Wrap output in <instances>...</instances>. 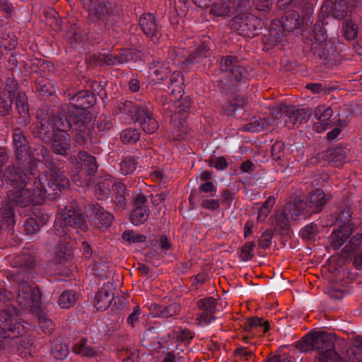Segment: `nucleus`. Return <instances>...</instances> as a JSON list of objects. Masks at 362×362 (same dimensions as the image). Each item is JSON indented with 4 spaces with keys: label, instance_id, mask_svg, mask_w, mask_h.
<instances>
[{
    "label": "nucleus",
    "instance_id": "obj_11",
    "mask_svg": "<svg viewBox=\"0 0 362 362\" xmlns=\"http://www.w3.org/2000/svg\"><path fill=\"white\" fill-rule=\"evenodd\" d=\"M303 204L296 200L288 203L284 209L279 210L276 214L277 224L281 228H286L291 221L303 218L302 209Z\"/></svg>",
    "mask_w": 362,
    "mask_h": 362
},
{
    "label": "nucleus",
    "instance_id": "obj_20",
    "mask_svg": "<svg viewBox=\"0 0 362 362\" xmlns=\"http://www.w3.org/2000/svg\"><path fill=\"white\" fill-rule=\"evenodd\" d=\"M344 362H362V337L353 338L352 346L346 350Z\"/></svg>",
    "mask_w": 362,
    "mask_h": 362
},
{
    "label": "nucleus",
    "instance_id": "obj_55",
    "mask_svg": "<svg viewBox=\"0 0 362 362\" xmlns=\"http://www.w3.org/2000/svg\"><path fill=\"white\" fill-rule=\"evenodd\" d=\"M194 337V334L187 329H182L180 331L179 334V338L182 341H189L192 339Z\"/></svg>",
    "mask_w": 362,
    "mask_h": 362
},
{
    "label": "nucleus",
    "instance_id": "obj_58",
    "mask_svg": "<svg viewBox=\"0 0 362 362\" xmlns=\"http://www.w3.org/2000/svg\"><path fill=\"white\" fill-rule=\"evenodd\" d=\"M306 88L314 93H320L323 90V87L321 83H309L307 84Z\"/></svg>",
    "mask_w": 362,
    "mask_h": 362
},
{
    "label": "nucleus",
    "instance_id": "obj_10",
    "mask_svg": "<svg viewBox=\"0 0 362 362\" xmlns=\"http://www.w3.org/2000/svg\"><path fill=\"white\" fill-rule=\"evenodd\" d=\"M326 201L327 199L324 192L320 189L311 192L305 199H301L300 197L296 199V202H301L303 204L301 207L303 208V219L309 217L313 213L320 211Z\"/></svg>",
    "mask_w": 362,
    "mask_h": 362
},
{
    "label": "nucleus",
    "instance_id": "obj_23",
    "mask_svg": "<svg viewBox=\"0 0 362 362\" xmlns=\"http://www.w3.org/2000/svg\"><path fill=\"white\" fill-rule=\"evenodd\" d=\"M125 186L117 182L113 185L112 196L114 197V203L119 210H123L127 206L126 196L128 195Z\"/></svg>",
    "mask_w": 362,
    "mask_h": 362
},
{
    "label": "nucleus",
    "instance_id": "obj_3",
    "mask_svg": "<svg viewBox=\"0 0 362 362\" xmlns=\"http://www.w3.org/2000/svg\"><path fill=\"white\" fill-rule=\"evenodd\" d=\"M4 317L0 323V350L8 347L20 351V346H23L21 337L26 332L25 327L8 313H4Z\"/></svg>",
    "mask_w": 362,
    "mask_h": 362
},
{
    "label": "nucleus",
    "instance_id": "obj_52",
    "mask_svg": "<svg viewBox=\"0 0 362 362\" xmlns=\"http://www.w3.org/2000/svg\"><path fill=\"white\" fill-rule=\"evenodd\" d=\"M297 117L298 119L299 124L305 123L308 121L310 117L309 110L306 109H297Z\"/></svg>",
    "mask_w": 362,
    "mask_h": 362
},
{
    "label": "nucleus",
    "instance_id": "obj_1",
    "mask_svg": "<svg viewBox=\"0 0 362 362\" xmlns=\"http://www.w3.org/2000/svg\"><path fill=\"white\" fill-rule=\"evenodd\" d=\"M81 102L78 105L72 103L66 107L69 119L63 115H57L48 117L41 120L40 136L47 142L52 141L53 151L59 155H65L70 147V137L66 131L71 127L76 131L75 140L80 146L84 145L91 137L90 129L91 115L86 110L88 105L95 103L93 95H90L87 92H81L78 95L72 98L73 101Z\"/></svg>",
    "mask_w": 362,
    "mask_h": 362
},
{
    "label": "nucleus",
    "instance_id": "obj_31",
    "mask_svg": "<svg viewBox=\"0 0 362 362\" xmlns=\"http://www.w3.org/2000/svg\"><path fill=\"white\" fill-rule=\"evenodd\" d=\"M42 225V219L30 217L26 220L24 228L28 234H35L40 230Z\"/></svg>",
    "mask_w": 362,
    "mask_h": 362
},
{
    "label": "nucleus",
    "instance_id": "obj_33",
    "mask_svg": "<svg viewBox=\"0 0 362 362\" xmlns=\"http://www.w3.org/2000/svg\"><path fill=\"white\" fill-rule=\"evenodd\" d=\"M140 138V133L136 129H127L122 132L121 139L124 144H134Z\"/></svg>",
    "mask_w": 362,
    "mask_h": 362
},
{
    "label": "nucleus",
    "instance_id": "obj_24",
    "mask_svg": "<svg viewBox=\"0 0 362 362\" xmlns=\"http://www.w3.org/2000/svg\"><path fill=\"white\" fill-rule=\"evenodd\" d=\"M116 183L107 178L100 180L95 189L97 198L101 200L108 198L111 192H113L114 184Z\"/></svg>",
    "mask_w": 362,
    "mask_h": 362
},
{
    "label": "nucleus",
    "instance_id": "obj_61",
    "mask_svg": "<svg viewBox=\"0 0 362 362\" xmlns=\"http://www.w3.org/2000/svg\"><path fill=\"white\" fill-rule=\"evenodd\" d=\"M140 87L139 82L136 78H132L129 83V88L131 91L136 92L139 90Z\"/></svg>",
    "mask_w": 362,
    "mask_h": 362
},
{
    "label": "nucleus",
    "instance_id": "obj_18",
    "mask_svg": "<svg viewBox=\"0 0 362 362\" xmlns=\"http://www.w3.org/2000/svg\"><path fill=\"white\" fill-rule=\"evenodd\" d=\"M86 339H80L73 346V351L82 356L98 358L102 354L100 347H91L86 345Z\"/></svg>",
    "mask_w": 362,
    "mask_h": 362
},
{
    "label": "nucleus",
    "instance_id": "obj_27",
    "mask_svg": "<svg viewBox=\"0 0 362 362\" xmlns=\"http://www.w3.org/2000/svg\"><path fill=\"white\" fill-rule=\"evenodd\" d=\"M0 219L4 221L8 226L15 223L12 206L10 204H4L1 197H0Z\"/></svg>",
    "mask_w": 362,
    "mask_h": 362
},
{
    "label": "nucleus",
    "instance_id": "obj_60",
    "mask_svg": "<svg viewBox=\"0 0 362 362\" xmlns=\"http://www.w3.org/2000/svg\"><path fill=\"white\" fill-rule=\"evenodd\" d=\"M13 294L11 292L4 290V291H0V300L6 302L7 300H11L13 298Z\"/></svg>",
    "mask_w": 362,
    "mask_h": 362
},
{
    "label": "nucleus",
    "instance_id": "obj_9",
    "mask_svg": "<svg viewBox=\"0 0 362 362\" xmlns=\"http://www.w3.org/2000/svg\"><path fill=\"white\" fill-rule=\"evenodd\" d=\"M315 42L312 44V49L321 59L332 60L336 53V48L331 42H326L327 35L320 25H315L314 29Z\"/></svg>",
    "mask_w": 362,
    "mask_h": 362
},
{
    "label": "nucleus",
    "instance_id": "obj_4",
    "mask_svg": "<svg viewBox=\"0 0 362 362\" xmlns=\"http://www.w3.org/2000/svg\"><path fill=\"white\" fill-rule=\"evenodd\" d=\"M11 277L18 284V296L16 302L22 308L28 309L33 313L37 312L40 305V293L38 288L33 283L28 280L29 276L24 272L16 275L11 274Z\"/></svg>",
    "mask_w": 362,
    "mask_h": 362
},
{
    "label": "nucleus",
    "instance_id": "obj_56",
    "mask_svg": "<svg viewBox=\"0 0 362 362\" xmlns=\"http://www.w3.org/2000/svg\"><path fill=\"white\" fill-rule=\"evenodd\" d=\"M82 246V252L83 257L86 259L90 258L93 254V251L90 246L85 241L83 242Z\"/></svg>",
    "mask_w": 362,
    "mask_h": 362
},
{
    "label": "nucleus",
    "instance_id": "obj_21",
    "mask_svg": "<svg viewBox=\"0 0 362 362\" xmlns=\"http://www.w3.org/2000/svg\"><path fill=\"white\" fill-rule=\"evenodd\" d=\"M139 23L144 33L151 37L154 42H157V25L154 16L151 13H145L141 16Z\"/></svg>",
    "mask_w": 362,
    "mask_h": 362
},
{
    "label": "nucleus",
    "instance_id": "obj_36",
    "mask_svg": "<svg viewBox=\"0 0 362 362\" xmlns=\"http://www.w3.org/2000/svg\"><path fill=\"white\" fill-rule=\"evenodd\" d=\"M287 118L285 120L286 126L289 129L294 128L297 124H299L298 119L297 117L296 108L294 107H290L286 110Z\"/></svg>",
    "mask_w": 362,
    "mask_h": 362
},
{
    "label": "nucleus",
    "instance_id": "obj_19",
    "mask_svg": "<svg viewBox=\"0 0 362 362\" xmlns=\"http://www.w3.org/2000/svg\"><path fill=\"white\" fill-rule=\"evenodd\" d=\"M76 168L81 170H85L88 175L96 172L98 165L95 158L86 152L81 151L78 153V159L76 160Z\"/></svg>",
    "mask_w": 362,
    "mask_h": 362
},
{
    "label": "nucleus",
    "instance_id": "obj_45",
    "mask_svg": "<svg viewBox=\"0 0 362 362\" xmlns=\"http://www.w3.org/2000/svg\"><path fill=\"white\" fill-rule=\"evenodd\" d=\"M214 317L212 314L204 312L197 318L196 324L200 326L209 325L213 320Z\"/></svg>",
    "mask_w": 362,
    "mask_h": 362
},
{
    "label": "nucleus",
    "instance_id": "obj_25",
    "mask_svg": "<svg viewBox=\"0 0 362 362\" xmlns=\"http://www.w3.org/2000/svg\"><path fill=\"white\" fill-rule=\"evenodd\" d=\"M89 16L98 19H103L107 13L106 4L100 1H91L88 6Z\"/></svg>",
    "mask_w": 362,
    "mask_h": 362
},
{
    "label": "nucleus",
    "instance_id": "obj_28",
    "mask_svg": "<svg viewBox=\"0 0 362 362\" xmlns=\"http://www.w3.org/2000/svg\"><path fill=\"white\" fill-rule=\"evenodd\" d=\"M342 32L348 40L355 39L358 34V26L351 19H346L343 23Z\"/></svg>",
    "mask_w": 362,
    "mask_h": 362
},
{
    "label": "nucleus",
    "instance_id": "obj_30",
    "mask_svg": "<svg viewBox=\"0 0 362 362\" xmlns=\"http://www.w3.org/2000/svg\"><path fill=\"white\" fill-rule=\"evenodd\" d=\"M76 300V295L70 291H64L59 296L58 303L62 308L67 309L72 306Z\"/></svg>",
    "mask_w": 362,
    "mask_h": 362
},
{
    "label": "nucleus",
    "instance_id": "obj_14",
    "mask_svg": "<svg viewBox=\"0 0 362 362\" xmlns=\"http://www.w3.org/2000/svg\"><path fill=\"white\" fill-rule=\"evenodd\" d=\"M146 203V199L143 194L135 196L134 209L130 216L134 225H140L147 220L148 211Z\"/></svg>",
    "mask_w": 362,
    "mask_h": 362
},
{
    "label": "nucleus",
    "instance_id": "obj_5",
    "mask_svg": "<svg viewBox=\"0 0 362 362\" xmlns=\"http://www.w3.org/2000/svg\"><path fill=\"white\" fill-rule=\"evenodd\" d=\"M122 111L124 114L131 115L139 123L143 131L147 134L154 133L158 127L150 104L147 105L143 102L134 104L131 101H125L123 103Z\"/></svg>",
    "mask_w": 362,
    "mask_h": 362
},
{
    "label": "nucleus",
    "instance_id": "obj_48",
    "mask_svg": "<svg viewBox=\"0 0 362 362\" xmlns=\"http://www.w3.org/2000/svg\"><path fill=\"white\" fill-rule=\"evenodd\" d=\"M141 315V310L139 306L136 305L134 308L132 313L128 316L127 322L131 326H134L136 322H138Z\"/></svg>",
    "mask_w": 362,
    "mask_h": 362
},
{
    "label": "nucleus",
    "instance_id": "obj_51",
    "mask_svg": "<svg viewBox=\"0 0 362 362\" xmlns=\"http://www.w3.org/2000/svg\"><path fill=\"white\" fill-rule=\"evenodd\" d=\"M203 208L209 210H216L219 208L220 204L218 199H205L202 202Z\"/></svg>",
    "mask_w": 362,
    "mask_h": 362
},
{
    "label": "nucleus",
    "instance_id": "obj_64",
    "mask_svg": "<svg viewBox=\"0 0 362 362\" xmlns=\"http://www.w3.org/2000/svg\"><path fill=\"white\" fill-rule=\"evenodd\" d=\"M253 164L251 161L247 160L242 163L240 168L243 173H249L252 169Z\"/></svg>",
    "mask_w": 362,
    "mask_h": 362
},
{
    "label": "nucleus",
    "instance_id": "obj_39",
    "mask_svg": "<svg viewBox=\"0 0 362 362\" xmlns=\"http://www.w3.org/2000/svg\"><path fill=\"white\" fill-rule=\"evenodd\" d=\"M347 14V6L344 1H338L334 4V15L336 18H341Z\"/></svg>",
    "mask_w": 362,
    "mask_h": 362
},
{
    "label": "nucleus",
    "instance_id": "obj_53",
    "mask_svg": "<svg viewBox=\"0 0 362 362\" xmlns=\"http://www.w3.org/2000/svg\"><path fill=\"white\" fill-rule=\"evenodd\" d=\"M350 244V250L354 251L355 248L357 247H359L362 245V234L361 233H357L355 235H354L349 242Z\"/></svg>",
    "mask_w": 362,
    "mask_h": 362
},
{
    "label": "nucleus",
    "instance_id": "obj_62",
    "mask_svg": "<svg viewBox=\"0 0 362 362\" xmlns=\"http://www.w3.org/2000/svg\"><path fill=\"white\" fill-rule=\"evenodd\" d=\"M254 226V223L252 221H247L245 224L244 227V235L247 238L249 235H250L252 232V228Z\"/></svg>",
    "mask_w": 362,
    "mask_h": 362
},
{
    "label": "nucleus",
    "instance_id": "obj_44",
    "mask_svg": "<svg viewBox=\"0 0 362 362\" xmlns=\"http://www.w3.org/2000/svg\"><path fill=\"white\" fill-rule=\"evenodd\" d=\"M134 50L131 49H123L117 57L118 64H124L133 59Z\"/></svg>",
    "mask_w": 362,
    "mask_h": 362
},
{
    "label": "nucleus",
    "instance_id": "obj_63",
    "mask_svg": "<svg viewBox=\"0 0 362 362\" xmlns=\"http://www.w3.org/2000/svg\"><path fill=\"white\" fill-rule=\"evenodd\" d=\"M267 362H293V359L291 357L282 358L281 356H274L271 358Z\"/></svg>",
    "mask_w": 362,
    "mask_h": 362
},
{
    "label": "nucleus",
    "instance_id": "obj_59",
    "mask_svg": "<svg viewBox=\"0 0 362 362\" xmlns=\"http://www.w3.org/2000/svg\"><path fill=\"white\" fill-rule=\"evenodd\" d=\"M0 8L4 10L8 15L12 11V6L9 4L7 0H0Z\"/></svg>",
    "mask_w": 362,
    "mask_h": 362
},
{
    "label": "nucleus",
    "instance_id": "obj_8",
    "mask_svg": "<svg viewBox=\"0 0 362 362\" xmlns=\"http://www.w3.org/2000/svg\"><path fill=\"white\" fill-rule=\"evenodd\" d=\"M17 83L11 79L6 81V86L4 89V96L7 98L15 100L16 109L24 124H28L30 121L29 108L28 99L25 94L23 92H17Z\"/></svg>",
    "mask_w": 362,
    "mask_h": 362
},
{
    "label": "nucleus",
    "instance_id": "obj_37",
    "mask_svg": "<svg viewBox=\"0 0 362 362\" xmlns=\"http://www.w3.org/2000/svg\"><path fill=\"white\" fill-rule=\"evenodd\" d=\"M122 238L129 243H140L145 241L146 236L133 230H129L123 233Z\"/></svg>",
    "mask_w": 362,
    "mask_h": 362
},
{
    "label": "nucleus",
    "instance_id": "obj_40",
    "mask_svg": "<svg viewBox=\"0 0 362 362\" xmlns=\"http://www.w3.org/2000/svg\"><path fill=\"white\" fill-rule=\"evenodd\" d=\"M255 243L247 242L245 244L241 250V255L244 260L251 259L254 255Z\"/></svg>",
    "mask_w": 362,
    "mask_h": 362
},
{
    "label": "nucleus",
    "instance_id": "obj_46",
    "mask_svg": "<svg viewBox=\"0 0 362 362\" xmlns=\"http://www.w3.org/2000/svg\"><path fill=\"white\" fill-rule=\"evenodd\" d=\"M52 354L54 358L63 360L68 356L69 350L66 346H62L60 345L59 348H58V346H56L54 349L52 350Z\"/></svg>",
    "mask_w": 362,
    "mask_h": 362
},
{
    "label": "nucleus",
    "instance_id": "obj_13",
    "mask_svg": "<svg viewBox=\"0 0 362 362\" xmlns=\"http://www.w3.org/2000/svg\"><path fill=\"white\" fill-rule=\"evenodd\" d=\"M238 58L235 57H226L221 62V70L228 72V77L233 81H238L242 78H245L247 75L246 70L240 66H237Z\"/></svg>",
    "mask_w": 362,
    "mask_h": 362
},
{
    "label": "nucleus",
    "instance_id": "obj_54",
    "mask_svg": "<svg viewBox=\"0 0 362 362\" xmlns=\"http://www.w3.org/2000/svg\"><path fill=\"white\" fill-rule=\"evenodd\" d=\"M200 189L204 192H214L215 194L216 192V189L211 182H206L202 184L200 186Z\"/></svg>",
    "mask_w": 362,
    "mask_h": 362
},
{
    "label": "nucleus",
    "instance_id": "obj_57",
    "mask_svg": "<svg viewBox=\"0 0 362 362\" xmlns=\"http://www.w3.org/2000/svg\"><path fill=\"white\" fill-rule=\"evenodd\" d=\"M271 210L262 206L258 212L257 215V221L259 222L264 221L265 218L267 217L268 214L270 213Z\"/></svg>",
    "mask_w": 362,
    "mask_h": 362
},
{
    "label": "nucleus",
    "instance_id": "obj_29",
    "mask_svg": "<svg viewBox=\"0 0 362 362\" xmlns=\"http://www.w3.org/2000/svg\"><path fill=\"white\" fill-rule=\"evenodd\" d=\"M151 74L157 77L155 81H163L167 78L168 66L166 63L158 62L151 67Z\"/></svg>",
    "mask_w": 362,
    "mask_h": 362
},
{
    "label": "nucleus",
    "instance_id": "obj_26",
    "mask_svg": "<svg viewBox=\"0 0 362 362\" xmlns=\"http://www.w3.org/2000/svg\"><path fill=\"white\" fill-rule=\"evenodd\" d=\"M315 362H344V358L342 359L334 348L318 352L317 356H315Z\"/></svg>",
    "mask_w": 362,
    "mask_h": 362
},
{
    "label": "nucleus",
    "instance_id": "obj_43",
    "mask_svg": "<svg viewBox=\"0 0 362 362\" xmlns=\"http://www.w3.org/2000/svg\"><path fill=\"white\" fill-rule=\"evenodd\" d=\"M211 12L218 16H223L228 13L229 7L226 4H216L211 8Z\"/></svg>",
    "mask_w": 362,
    "mask_h": 362
},
{
    "label": "nucleus",
    "instance_id": "obj_42",
    "mask_svg": "<svg viewBox=\"0 0 362 362\" xmlns=\"http://www.w3.org/2000/svg\"><path fill=\"white\" fill-rule=\"evenodd\" d=\"M98 61L101 64L105 65H117L118 64L117 56L112 54H100L98 57Z\"/></svg>",
    "mask_w": 362,
    "mask_h": 362
},
{
    "label": "nucleus",
    "instance_id": "obj_49",
    "mask_svg": "<svg viewBox=\"0 0 362 362\" xmlns=\"http://www.w3.org/2000/svg\"><path fill=\"white\" fill-rule=\"evenodd\" d=\"M8 100L0 98V114L6 115L8 114L11 110L12 100L8 98Z\"/></svg>",
    "mask_w": 362,
    "mask_h": 362
},
{
    "label": "nucleus",
    "instance_id": "obj_38",
    "mask_svg": "<svg viewBox=\"0 0 362 362\" xmlns=\"http://www.w3.org/2000/svg\"><path fill=\"white\" fill-rule=\"evenodd\" d=\"M38 320L39 326L42 332L46 334H51L54 328V322L44 315H40Z\"/></svg>",
    "mask_w": 362,
    "mask_h": 362
},
{
    "label": "nucleus",
    "instance_id": "obj_47",
    "mask_svg": "<svg viewBox=\"0 0 362 362\" xmlns=\"http://www.w3.org/2000/svg\"><path fill=\"white\" fill-rule=\"evenodd\" d=\"M211 165L218 170H223L228 167V162L224 157H217L211 160Z\"/></svg>",
    "mask_w": 362,
    "mask_h": 362
},
{
    "label": "nucleus",
    "instance_id": "obj_34",
    "mask_svg": "<svg viewBox=\"0 0 362 362\" xmlns=\"http://www.w3.org/2000/svg\"><path fill=\"white\" fill-rule=\"evenodd\" d=\"M318 232L317 225L312 223L300 230V235L303 238L308 240H315Z\"/></svg>",
    "mask_w": 362,
    "mask_h": 362
},
{
    "label": "nucleus",
    "instance_id": "obj_17",
    "mask_svg": "<svg viewBox=\"0 0 362 362\" xmlns=\"http://www.w3.org/2000/svg\"><path fill=\"white\" fill-rule=\"evenodd\" d=\"M353 226L349 222L334 230L329 237V243L334 249H338L346 242L352 233Z\"/></svg>",
    "mask_w": 362,
    "mask_h": 362
},
{
    "label": "nucleus",
    "instance_id": "obj_7",
    "mask_svg": "<svg viewBox=\"0 0 362 362\" xmlns=\"http://www.w3.org/2000/svg\"><path fill=\"white\" fill-rule=\"evenodd\" d=\"M298 347L302 351L316 350L318 352L334 348L332 338L323 331H315L306 334L298 343Z\"/></svg>",
    "mask_w": 362,
    "mask_h": 362
},
{
    "label": "nucleus",
    "instance_id": "obj_16",
    "mask_svg": "<svg viewBox=\"0 0 362 362\" xmlns=\"http://www.w3.org/2000/svg\"><path fill=\"white\" fill-rule=\"evenodd\" d=\"M332 110L325 105L317 106L313 112L314 117L318 120L315 124L314 128L318 132H324L331 125V117L332 116Z\"/></svg>",
    "mask_w": 362,
    "mask_h": 362
},
{
    "label": "nucleus",
    "instance_id": "obj_50",
    "mask_svg": "<svg viewBox=\"0 0 362 362\" xmlns=\"http://www.w3.org/2000/svg\"><path fill=\"white\" fill-rule=\"evenodd\" d=\"M221 195L222 197V202L227 208L230 207L233 199V194L229 190L224 189L221 190Z\"/></svg>",
    "mask_w": 362,
    "mask_h": 362
},
{
    "label": "nucleus",
    "instance_id": "obj_15",
    "mask_svg": "<svg viewBox=\"0 0 362 362\" xmlns=\"http://www.w3.org/2000/svg\"><path fill=\"white\" fill-rule=\"evenodd\" d=\"M113 298L112 284L109 282L104 284L95 295L94 307L97 310H105L110 305Z\"/></svg>",
    "mask_w": 362,
    "mask_h": 362
},
{
    "label": "nucleus",
    "instance_id": "obj_6",
    "mask_svg": "<svg viewBox=\"0 0 362 362\" xmlns=\"http://www.w3.org/2000/svg\"><path fill=\"white\" fill-rule=\"evenodd\" d=\"M13 143L16 150L17 158L21 161H38L43 162L47 156V150L42 146L35 148L33 151L29 153L27 141L21 132H16L13 135Z\"/></svg>",
    "mask_w": 362,
    "mask_h": 362
},
{
    "label": "nucleus",
    "instance_id": "obj_22",
    "mask_svg": "<svg viewBox=\"0 0 362 362\" xmlns=\"http://www.w3.org/2000/svg\"><path fill=\"white\" fill-rule=\"evenodd\" d=\"M243 327L244 330L248 332L266 333L269 329L268 322L259 317H252L247 320Z\"/></svg>",
    "mask_w": 362,
    "mask_h": 362
},
{
    "label": "nucleus",
    "instance_id": "obj_2",
    "mask_svg": "<svg viewBox=\"0 0 362 362\" xmlns=\"http://www.w3.org/2000/svg\"><path fill=\"white\" fill-rule=\"evenodd\" d=\"M55 235L54 240L58 242L55 257L59 262L67 259L71 255V246L68 240L72 230L78 229L86 231L88 229L87 223L82 216L81 213L75 206L69 209L66 207L56 218L54 222Z\"/></svg>",
    "mask_w": 362,
    "mask_h": 362
},
{
    "label": "nucleus",
    "instance_id": "obj_35",
    "mask_svg": "<svg viewBox=\"0 0 362 362\" xmlns=\"http://www.w3.org/2000/svg\"><path fill=\"white\" fill-rule=\"evenodd\" d=\"M136 163L134 158L126 157L120 164V170L123 175H129L132 173L136 168Z\"/></svg>",
    "mask_w": 362,
    "mask_h": 362
},
{
    "label": "nucleus",
    "instance_id": "obj_41",
    "mask_svg": "<svg viewBox=\"0 0 362 362\" xmlns=\"http://www.w3.org/2000/svg\"><path fill=\"white\" fill-rule=\"evenodd\" d=\"M15 262L18 263V265L27 269H31L33 266V258L30 255H21L15 258Z\"/></svg>",
    "mask_w": 362,
    "mask_h": 362
},
{
    "label": "nucleus",
    "instance_id": "obj_32",
    "mask_svg": "<svg viewBox=\"0 0 362 362\" xmlns=\"http://www.w3.org/2000/svg\"><path fill=\"white\" fill-rule=\"evenodd\" d=\"M197 306L204 312L213 314L216 310V300L212 297L205 298L197 302Z\"/></svg>",
    "mask_w": 362,
    "mask_h": 362
},
{
    "label": "nucleus",
    "instance_id": "obj_12",
    "mask_svg": "<svg viewBox=\"0 0 362 362\" xmlns=\"http://www.w3.org/2000/svg\"><path fill=\"white\" fill-rule=\"evenodd\" d=\"M87 213L93 223L98 228L109 227L114 219V216L110 212L105 210L98 204L90 206Z\"/></svg>",
    "mask_w": 362,
    "mask_h": 362
}]
</instances>
